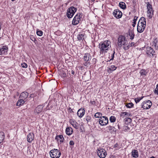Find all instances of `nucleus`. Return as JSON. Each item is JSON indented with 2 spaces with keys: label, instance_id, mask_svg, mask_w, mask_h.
Returning a JSON list of instances; mask_svg holds the SVG:
<instances>
[{
  "label": "nucleus",
  "instance_id": "44",
  "mask_svg": "<svg viewBox=\"0 0 158 158\" xmlns=\"http://www.w3.org/2000/svg\"><path fill=\"white\" fill-rule=\"evenodd\" d=\"M91 118L89 116H88L86 117V119L87 122L90 121L91 120Z\"/></svg>",
  "mask_w": 158,
  "mask_h": 158
},
{
  "label": "nucleus",
  "instance_id": "36",
  "mask_svg": "<svg viewBox=\"0 0 158 158\" xmlns=\"http://www.w3.org/2000/svg\"><path fill=\"white\" fill-rule=\"evenodd\" d=\"M134 104L132 103H128L126 105V107L128 108H131L133 106Z\"/></svg>",
  "mask_w": 158,
  "mask_h": 158
},
{
  "label": "nucleus",
  "instance_id": "34",
  "mask_svg": "<svg viewBox=\"0 0 158 158\" xmlns=\"http://www.w3.org/2000/svg\"><path fill=\"white\" fill-rule=\"evenodd\" d=\"M102 114L101 113H99V112H97V113H96L95 115H94V116L96 117V118H100V117H102Z\"/></svg>",
  "mask_w": 158,
  "mask_h": 158
},
{
  "label": "nucleus",
  "instance_id": "31",
  "mask_svg": "<svg viewBox=\"0 0 158 158\" xmlns=\"http://www.w3.org/2000/svg\"><path fill=\"white\" fill-rule=\"evenodd\" d=\"M143 98V97H139L136 98H135V102L136 103H137L138 102H139L140 100H141V99H142Z\"/></svg>",
  "mask_w": 158,
  "mask_h": 158
},
{
  "label": "nucleus",
  "instance_id": "47",
  "mask_svg": "<svg viewBox=\"0 0 158 158\" xmlns=\"http://www.w3.org/2000/svg\"><path fill=\"white\" fill-rule=\"evenodd\" d=\"M134 22L133 23L132 26L133 27H135L136 24V22L137 20H133Z\"/></svg>",
  "mask_w": 158,
  "mask_h": 158
},
{
  "label": "nucleus",
  "instance_id": "15",
  "mask_svg": "<svg viewBox=\"0 0 158 158\" xmlns=\"http://www.w3.org/2000/svg\"><path fill=\"white\" fill-rule=\"evenodd\" d=\"M34 135L33 133H29L27 137V141L29 143H31L32 141L34 139Z\"/></svg>",
  "mask_w": 158,
  "mask_h": 158
},
{
  "label": "nucleus",
  "instance_id": "29",
  "mask_svg": "<svg viewBox=\"0 0 158 158\" xmlns=\"http://www.w3.org/2000/svg\"><path fill=\"white\" fill-rule=\"evenodd\" d=\"M116 69V67L114 65H112L109 67L108 70V72H109V71H113L115 70Z\"/></svg>",
  "mask_w": 158,
  "mask_h": 158
},
{
  "label": "nucleus",
  "instance_id": "9",
  "mask_svg": "<svg viewBox=\"0 0 158 158\" xmlns=\"http://www.w3.org/2000/svg\"><path fill=\"white\" fill-rule=\"evenodd\" d=\"M97 154L100 158H104L106 155V151L104 149L98 148V149Z\"/></svg>",
  "mask_w": 158,
  "mask_h": 158
},
{
  "label": "nucleus",
  "instance_id": "6",
  "mask_svg": "<svg viewBox=\"0 0 158 158\" xmlns=\"http://www.w3.org/2000/svg\"><path fill=\"white\" fill-rule=\"evenodd\" d=\"M127 42V40L125 37L123 35L119 36L118 39V45L120 47L122 45H125Z\"/></svg>",
  "mask_w": 158,
  "mask_h": 158
},
{
  "label": "nucleus",
  "instance_id": "24",
  "mask_svg": "<svg viewBox=\"0 0 158 158\" xmlns=\"http://www.w3.org/2000/svg\"><path fill=\"white\" fill-rule=\"evenodd\" d=\"M119 6L122 9L124 10L126 8V6L125 3L123 2H120L119 4Z\"/></svg>",
  "mask_w": 158,
  "mask_h": 158
},
{
  "label": "nucleus",
  "instance_id": "40",
  "mask_svg": "<svg viewBox=\"0 0 158 158\" xmlns=\"http://www.w3.org/2000/svg\"><path fill=\"white\" fill-rule=\"evenodd\" d=\"M21 66L22 67L24 68H26L27 66V64L25 63H22L21 64Z\"/></svg>",
  "mask_w": 158,
  "mask_h": 158
},
{
  "label": "nucleus",
  "instance_id": "1",
  "mask_svg": "<svg viewBox=\"0 0 158 158\" xmlns=\"http://www.w3.org/2000/svg\"><path fill=\"white\" fill-rule=\"evenodd\" d=\"M111 42L109 40H106L101 42L99 44L100 49V54L103 55L107 52V50L111 47Z\"/></svg>",
  "mask_w": 158,
  "mask_h": 158
},
{
  "label": "nucleus",
  "instance_id": "48",
  "mask_svg": "<svg viewBox=\"0 0 158 158\" xmlns=\"http://www.w3.org/2000/svg\"><path fill=\"white\" fill-rule=\"evenodd\" d=\"M154 92L155 94L158 95V89H157L156 88L155 89Z\"/></svg>",
  "mask_w": 158,
  "mask_h": 158
},
{
  "label": "nucleus",
  "instance_id": "19",
  "mask_svg": "<svg viewBox=\"0 0 158 158\" xmlns=\"http://www.w3.org/2000/svg\"><path fill=\"white\" fill-rule=\"evenodd\" d=\"M128 35L130 37L129 39L131 40H133L135 36V34L133 30H130L129 31Z\"/></svg>",
  "mask_w": 158,
  "mask_h": 158
},
{
  "label": "nucleus",
  "instance_id": "16",
  "mask_svg": "<svg viewBox=\"0 0 158 158\" xmlns=\"http://www.w3.org/2000/svg\"><path fill=\"white\" fill-rule=\"evenodd\" d=\"M69 122L73 127L76 129L77 128L78 124L74 120L72 119H70Z\"/></svg>",
  "mask_w": 158,
  "mask_h": 158
},
{
  "label": "nucleus",
  "instance_id": "59",
  "mask_svg": "<svg viewBox=\"0 0 158 158\" xmlns=\"http://www.w3.org/2000/svg\"><path fill=\"white\" fill-rule=\"evenodd\" d=\"M34 39V40H35V38H33Z\"/></svg>",
  "mask_w": 158,
  "mask_h": 158
},
{
  "label": "nucleus",
  "instance_id": "27",
  "mask_svg": "<svg viewBox=\"0 0 158 158\" xmlns=\"http://www.w3.org/2000/svg\"><path fill=\"white\" fill-rule=\"evenodd\" d=\"M130 115V114H129L128 113L126 112L122 113L121 114V116H122L123 117H124L126 116L129 117Z\"/></svg>",
  "mask_w": 158,
  "mask_h": 158
},
{
  "label": "nucleus",
  "instance_id": "45",
  "mask_svg": "<svg viewBox=\"0 0 158 158\" xmlns=\"http://www.w3.org/2000/svg\"><path fill=\"white\" fill-rule=\"evenodd\" d=\"M74 144V141L73 140H70L69 142V144L71 145H73Z\"/></svg>",
  "mask_w": 158,
  "mask_h": 158
},
{
  "label": "nucleus",
  "instance_id": "57",
  "mask_svg": "<svg viewBox=\"0 0 158 158\" xmlns=\"http://www.w3.org/2000/svg\"><path fill=\"white\" fill-rule=\"evenodd\" d=\"M63 75H64V77L65 76L66 74L65 73L64 74H63Z\"/></svg>",
  "mask_w": 158,
  "mask_h": 158
},
{
  "label": "nucleus",
  "instance_id": "4",
  "mask_svg": "<svg viewBox=\"0 0 158 158\" xmlns=\"http://www.w3.org/2000/svg\"><path fill=\"white\" fill-rule=\"evenodd\" d=\"M77 10V9L73 6H71L68 9L67 12L68 17L69 19L72 18Z\"/></svg>",
  "mask_w": 158,
  "mask_h": 158
},
{
  "label": "nucleus",
  "instance_id": "26",
  "mask_svg": "<svg viewBox=\"0 0 158 158\" xmlns=\"http://www.w3.org/2000/svg\"><path fill=\"white\" fill-rule=\"evenodd\" d=\"M4 139V133L3 132H0V143H1Z\"/></svg>",
  "mask_w": 158,
  "mask_h": 158
},
{
  "label": "nucleus",
  "instance_id": "18",
  "mask_svg": "<svg viewBox=\"0 0 158 158\" xmlns=\"http://www.w3.org/2000/svg\"><path fill=\"white\" fill-rule=\"evenodd\" d=\"M28 94L27 92H23L22 93L20 96V98L22 99H25L28 97Z\"/></svg>",
  "mask_w": 158,
  "mask_h": 158
},
{
  "label": "nucleus",
  "instance_id": "53",
  "mask_svg": "<svg viewBox=\"0 0 158 158\" xmlns=\"http://www.w3.org/2000/svg\"><path fill=\"white\" fill-rule=\"evenodd\" d=\"M74 73H74V71H73V70H72V71H71V73H72V74L73 75V74H74Z\"/></svg>",
  "mask_w": 158,
  "mask_h": 158
},
{
  "label": "nucleus",
  "instance_id": "7",
  "mask_svg": "<svg viewBox=\"0 0 158 158\" xmlns=\"http://www.w3.org/2000/svg\"><path fill=\"white\" fill-rule=\"evenodd\" d=\"M152 105V102L150 100H146L141 103V108L144 109H148L150 108Z\"/></svg>",
  "mask_w": 158,
  "mask_h": 158
},
{
  "label": "nucleus",
  "instance_id": "13",
  "mask_svg": "<svg viewBox=\"0 0 158 158\" xmlns=\"http://www.w3.org/2000/svg\"><path fill=\"white\" fill-rule=\"evenodd\" d=\"M8 50V48L7 47L3 46L2 48H0V55L6 54Z\"/></svg>",
  "mask_w": 158,
  "mask_h": 158
},
{
  "label": "nucleus",
  "instance_id": "41",
  "mask_svg": "<svg viewBox=\"0 0 158 158\" xmlns=\"http://www.w3.org/2000/svg\"><path fill=\"white\" fill-rule=\"evenodd\" d=\"M114 53H115V52H114V51L112 54H111V56L110 57L111 58L110 59L109 61H110L111 60H113L114 59Z\"/></svg>",
  "mask_w": 158,
  "mask_h": 158
},
{
  "label": "nucleus",
  "instance_id": "54",
  "mask_svg": "<svg viewBox=\"0 0 158 158\" xmlns=\"http://www.w3.org/2000/svg\"><path fill=\"white\" fill-rule=\"evenodd\" d=\"M69 110L70 112H73L72 110L70 108H69Z\"/></svg>",
  "mask_w": 158,
  "mask_h": 158
},
{
  "label": "nucleus",
  "instance_id": "14",
  "mask_svg": "<svg viewBox=\"0 0 158 158\" xmlns=\"http://www.w3.org/2000/svg\"><path fill=\"white\" fill-rule=\"evenodd\" d=\"M85 112V111L84 109H80L77 112V114L80 118H81L84 115Z\"/></svg>",
  "mask_w": 158,
  "mask_h": 158
},
{
  "label": "nucleus",
  "instance_id": "22",
  "mask_svg": "<svg viewBox=\"0 0 158 158\" xmlns=\"http://www.w3.org/2000/svg\"><path fill=\"white\" fill-rule=\"evenodd\" d=\"M55 139L59 140L60 142H63L64 140L63 136L62 135H58L56 136Z\"/></svg>",
  "mask_w": 158,
  "mask_h": 158
},
{
  "label": "nucleus",
  "instance_id": "21",
  "mask_svg": "<svg viewBox=\"0 0 158 158\" xmlns=\"http://www.w3.org/2000/svg\"><path fill=\"white\" fill-rule=\"evenodd\" d=\"M66 133L68 135H71L73 133V129L71 127H68L66 129Z\"/></svg>",
  "mask_w": 158,
  "mask_h": 158
},
{
  "label": "nucleus",
  "instance_id": "23",
  "mask_svg": "<svg viewBox=\"0 0 158 158\" xmlns=\"http://www.w3.org/2000/svg\"><path fill=\"white\" fill-rule=\"evenodd\" d=\"M43 107L42 106H38L35 109V111L38 113L41 112L43 110Z\"/></svg>",
  "mask_w": 158,
  "mask_h": 158
},
{
  "label": "nucleus",
  "instance_id": "56",
  "mask_svg": "<svg viewBox=\"0 0 158 158\" xmlns=\"http://www.w3.org/2000/svg\"><path fill=\"white\" fill-rule=\"evenodd\" d=\"M150 158H155L154 156H152V157H151Z\"/></svg>",
  "mask_w": 158,
  "mask_h": 158
},
{
  "label": "nucleus",
  "instance_id": "39",
  "mask_svg": "<svg viewBox=\"0 0 158 158\" xmlns=\"http://www.w3.org/2000/svg\"><path fill=\"white\" fill-rule=\"evenodd\" d=\"M36 33L38 35L41 36L42 35L43 32L41 31H37Z\"/></svg>",
  "mask_w": 158,
  "mask_h": 158
},
{
  "label": "nucleus",
  "instance_id": "35",
  "mask_svg": "<svg viewBox=\"0 0 158 158\" xmlns=\"http://www.w3.org/2000/svg\"><path fill=\"white\" fill-rule=\"evenodd\" d=\"M154 45L155 48L156 49H158V41L157 40H155L154 41Z\"/></svg>",
  "mask_w": 158,
  "mask_h": 158
},
{
  "label": "nucleus",
  "instance_id": "60",
  "mask_svg": "<svg viewBox=\"0 0 158 158\" xmlns=\"http://www.w3.org/2000/svg\"><path fill=\"white\" fill-rule=\"evenodd\" d=\"M92 1H94L95 0H91Z\"/></svg>",
  "mask_w": 158,
  "mask_h": 158
},
{
  "label": "nucleus",
  "instance_id": "49",
  "mask_svg": "<svg viewBox=\"0 0 158 158\" xmlns=\"http://www.w3.org/2000/svg\"><path fill=\"white\" fill-rule=\"evenodd\" d=\"M139 20H145V19L143 17H142L140 18Z\"/></svg>",
  "mask_w": 158,
  "mask_h": 158
},
{
  "label": "nucleus",
  "instance_id": "33",
  "mask_svg": "<svg viewBox=\"0 0 158 158\" xmlns=\"http://www.w3.org/2000/svg\"><path fill=\"white\" fill-rule=\"evenodd\" d=\"M110 120L111 123L114 122L116 120V118L114 116H111L110 118Z\"/></svg>",
  "mask_w": 158,
  "mask_h": 158
},
{
  "label": "nucleus",
  "instance_id": "38",
  "mask_svg": "<svg viewBox=\"0 0 158 158\" xmlns=\"http://www.w3.org/2000/svg\"><path fill=\"white\" fill-rule=\"evenodd\" d=\"M79 20H72V24L73 25H77L79 23Z\"/></svg>",
  "mask_w": 158,
  "mask_h": 158
},
{
  "label": "nucleus",
  "instance_id": "46",
  "mask_svg": "<svg viewBox=\"0 0 158 158\" xmlns=\"http://www.w3.org/2000/svg\"><path fill=\"white\" fill-rule=\"evenodd\" d=\"M134 45H135L134 43L132 42H131V43L130 44H129V47H130L134 46Z\"/></svg>",
  "mask_w": 158,
  "mask_h": 158
},
{
  "label": "nucleus",
  "instance_id": "8",
  "mask_svg": "<svg viewBox=\"0 0 158 158\" xmlns=\"http://www.w3.org/2000/svg\"><path fill=\"white\" fill-rule=\"evenodd\" d=\"M84 60L85 62L84 65L85 66H88L90 65L89 61L91 59V56L89 53H87L85 54L83 57Z\"/></svg>",
  "mask_w": 158,
  "mask_h": 158
},
{
  "label": "nucleus",
  "instance_id": "52",
  "mask_svg": "<svg viewBox=\"0 0 158 158\" xmlns=\"http://www.w3.org/2000/svg\"><path fill=\"white\" fill-rule=\"evenodd\" d=\"M118 146V144L117 143H116V144H115L114 145V148H116V147H117Z\"/></svg>",
  "mask_w": 158,
  "mask_h": 158
},
{
  "label": "nucleus",
  "instance_id": "17",
  "mask_svg": "<svg viewBox=\"0 0 158 158\" xmlns=\"http://www.w3.org/2000/svg\"><path fill=\"white\" fill-rule=\"evenodd\" d=\"M132 156L135 158H137L139 156V154L138 151L137 150L134 149L131 152Z\"/></svg>",
  "mask_w": 158,
  "mask_h": 158
},
{
  "label": "nucleus",
  "instance_id": "37",
  "mask_svg": "<svg viewBox=\"0 0 158 158\" xmlns=\"http://www.w3.org/2000/svg\"><path fill=\"white\" fill-rule=\"evenodd\" d=\"M112 127H112L110 126H109L107 127V128L108 129V131L110 132L111 133H112Z\"/></svg>",
  "mask_w": 158,
  "mask_h": 158
},
{
  "label": "nucleus",
  "instance_id": "28",
  "mask_svg": "<svg viewBox=\"0 0 158 158\" xmlns=\"http://www.w3.org/2000/svg\"><path fill=\"white\" fill-rule=\"evenodd\" d=\"M77 38L78 40L79 41L84 40V35L82 34H79L77 36Z\"/></svg>",
  "mask_w": 158,
  "mask_h": 158
},
{
  "label": "nucleus",
  "instance_id": "51",
  "mask_svg": "<svg viewBox=\"0 0 158 158\" xmlns=\"http://www.w3.org/2000/svg\"><path fill=\"white\" fill-rule=\"evenodd\" d=\"M110 158H115V157L114 156H110Z\"/></svg>",
  "mask_w": 158,
  "mask_h": 158
},
{
  "label": "nucleus",
  "instance_id": "50",
  "mask_svg": "<svg viewBox=\"0 0 158 158\" xmlns=\"http://www.w3.org/2000/svg\"><path fill=\"white\" fill-rule=\"evenodd\" d=\"M138 17L136 16H134V18L133 20H137Z\"/></svg>",
  "mask_w": 158,
  "mask_h": 158
},
{
  "label": "nucleus",
  "instance_id": "20",
  "mask_svg": "<svg viewBox=\"0 0 158 158\" xmlns=\"http://www.w3.org/2000/svg\"><path fill=\"white\" fill-rule=\"evenodd\" d=\"M83 15L82 14L80 13H77L73 19V20H80L82 19Z\"/></svg>",
  "mask_w": 158,
  "mask_h": 158
},
{
  "label": "nucleus",
  "instance_id": "12",
  "mask_svg": "<svg viewBox=\"0 0 158 158\" xmlns=\"http://www.w3.org/2000/svg\"><path fill=\"white\" fill-rule=\"evenodd\" d=\"M146 53L150 56H153L155 53L152 48L151 47H148L146 48Z\"/></svg>",
  "mask_w": 158,
  "mask_h": 158
},
{
  "label": "nucleus",
  "instance_id": "42",
  "mask_svg": "<svg viewBox=\"0 0 158 158\" xmlns=\"http://www.w3.org/2000/svg\"><path fill=\"white\" fill-rule=\"evenodd\" d=\"M125 121H127L129 123H131L132 121L131 119L129 118H125Z\"/></svg>",
  "mask_w": 158,
  "mask_h": 158
},
{
  "label": "nucleus",
  "instance_id": "30",
  "mask_svg": "<svg viewBox=\"0 0 158 158\" xmlns=\"http://www.w3.org/2000/svg\"><path fill=\"white\" fill-rule=\"evenodd\" d=\"M139 73L140 75L142 76H145L146 75V74L147 73L146 72V71L145 69H141Z\"/></svg>",
  "mask_w": 158,
  "mask_h": 158
},
{
  "label": "nucleus",
  "instance_id": "55",
  "mask_svg": "<svg viewBox=\"0 0 158 158\" xmlns=\"http://www.w3.org/2000/svg\"><path fill=\"white\" fill-rule=\"evenodd\" d=\"M156 88H157V89H158V84L157 85Z\"/></svg>",
  "mask_w": 158,
  "mask_h": 158
},
{
  "label": "nucleus",
  "instance_id": "32",
  "mask_svg": "<svg viewBox=\"0 0 158 158\" xmlns=\"http://www.w3.org/2000/svg\"><path fill=\"white\" fill-rule=\"evenodd\" d=\"M119 126L118 124L117 125V127H113L112 133L115 132L116 131V130H117V128H118V129H119Z\"/></svg>",
  "mask_w": 158,
  "mask_h": 158
},
{
  "label": "nucleus",
  "instance_id": "5",
  "mask_svg": "<svg viewBox=\"0 0 158 158\" xmlns=\"http://www.w3.org/2000/svg\"><path fill=\"white\" fill-rule=\"evenodd\" d=\"M147 8L148 9L147 16L148 19H150L153 15V11L152 6L149 2L147 3Z\"/></svg>",
  "mask_w": 158,
  "mask_h": 158
},
{
  "label": "nucleus",
  "instance_id": "2",
  "mask_svg": "<svg viewBox=\"0 0 158 158\" xmlns=\"http://www.w3.org/2000/svg\"><path fill=\"white\" fill-rule=\"evenodd\" d=\"M146 23L145 20H139L137 27V30L139 32L141 33L144 30Z\"/></svg>",
  "mask_w": 158,
  "mask_h": 158
},
{
  "label": "nucleus",
  "instance_id": "25",
  "mask_svg": "<svg viewBox=\"0 0 158 158\" xmlns=\"http://www.w3.org/2000/svg\"><path fill=\"white\" fill-rule=\"evenodd\" d=\"M25 102V101L23 99L21 98L16 103V105L18 106H20L22 105Z\"/></svg>",
  "mask_w": 158,
  "mask_h": 158
},
{
  "label": "nucleus",
  "instance_id": "58",
  "mask_svg": "<svg viewBox=\"0 0 158 158\" xmlns=\"http://www.w3.org/2000/svg\"><path fill=\"white\" fill-rule=\"evenodd\" d=\"M12 1H14L15 0H11Z\"/></svg>",
  "mask_w": 158,
  "mask_h": 158
},
{
  "label": "nucleus",
  "instance_id": "10",
  "mask_svg": "<svg viewBox=\"0 0 158 158\" xmlns=\"http://www.w3.org/2000/svg\"><path fill=\"white\" fill-rule=\"evenodd\" d=\"M99 123L101 126H105L108 123V118L106 116L100 117L99 120Z\"/></svg>",
  "mask_w": 158,
  "mask_h": 158
},
{
  "label": "nucleus",
  "instance_id": "11",
  "mask_svg": "<svg viewBox=\"0 0 158 158\" xmlns=\"http://www.w3.org/2000/svg\"><path fill=\"white\" fill-rule=\"evenodd\" d=\"M113 15L116 18L119 19L122 17V13L119 10L117 9L114 10Z\"/></svg>",
  "mask_w": 158,
  "mask_h": 158
},
{
  "label": "nucleus",
  "instance_id": "43",
  "mask_svg": "<svg viewBox=\"0 0 158 158\" xmlns=\"http://www.w3.org/2000/svg\"><path fill=\"white\" fill-rule=\"evenodd\" d=\"M124 45L123 48L125 50H127L129 48V47H130L129 45H126V44H125V45Z\"/></svg>",
  "mask_w": 158,
  "mask_h": 158
},
{
  "label": "nucleus",
  "instance_id": "3",
  "mask_svg": "<svg viewBox=\"0 0 158 158\" xmlns=\"http://www.w3.org/2000/svg\"><path fill=\"white\" fill-rule=\"evenodd\" d=\"M61 153L60 151L56 149L51 150L50 152V155L52 158H59L60 156Z\"/></svg>",
  "mask_w": 158,
  "mask_h": 158
}]
</instances>
